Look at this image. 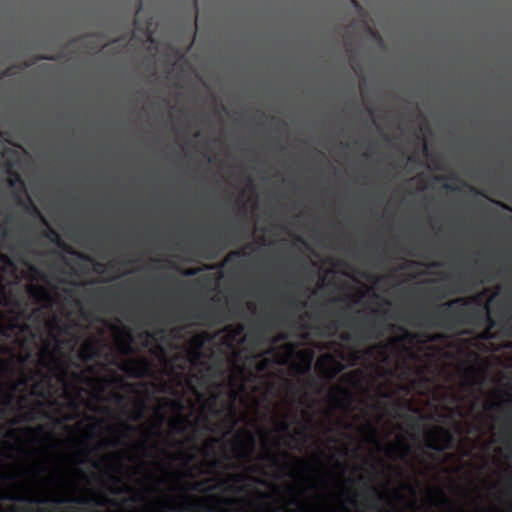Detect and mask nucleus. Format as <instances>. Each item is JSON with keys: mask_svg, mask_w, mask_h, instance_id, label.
Instances as JSON below:
<instances>
[{"mask_svg": "<svg viewBox=\"0 0 512 512\" xmlns=\"http://www.w3.org/2000/svg\"><path fill=\"white\" fill-rule=\"evenodd\" d=\"M124 336H126L127 338V342H126V345L123 346L122 349H120V351H122V353L124 355H130L132 353V351H134L132 349V346H131V343H132V335L130 332H124Z\"/></svg>", "mask_w": 512, "mask_h": 512, "instance_id": "c756f323", "label": "nucleus"}, {"mask_svg": "<svg viewBox=\"0 0 512 512\" xmlns=\"http://www.w3.org/2000/svg\"><path fill=\"white\" fill-rule=\"evenodd\" d=\"M190 190V185H186V193ZM191 204L190 200H186V217L190 216ZM186 261H191V223H186Z\"/></svg>", "mask_w": 512, "mask_h": 512, "instance_id": "2eb2a0df", "label": "nucleus"}, {"mask_svg": "<svg viewBox=\"0 0 512 512\" xmlns=\"http://www.w3.org/2000/svg\"><path fill=\"white\" fill-rule=\"evenodd\" d=\"M7 173L10 174V178H8V185L10 187H21V192H25V181L22 180V177L16 171L12 170V167H8Z\"/></svg>", "mask_w": 512, "mask_h": 512, "instance_id": "5701e85b", "label": "nucleus"}, {"mask_svg": "<svg viewBox=\"0 0 512 512\" xmlns=\"http://www.w3.org/2000/svg\"><path fill=\"white\" fill-rule=\"evenodd\" d=\"M402 450V455H400V458H405L407 457L409 454H410V446L407 445V443L405 442H400V443H396V444H392L390 445L389 449H388V453L392 452V451H395V450Z\"/></svg>", "mask_w": 512, "mask_h": 512, "instance_id": "bb28decb", "label": "nucleus"}, {"mask_svg": "<svg viewBox=\"0 0 512 512\" xmlns=\"http://www.w3.org/2000/svg\"><path fill=\"white\" fill-rule=\"evenodd\" d=\"M334 391H336L337 394H334L333 391L329 393L330 399L333 400L334 402L340 401L339 396H344L348 399L351 398V394L349 393V391L341 386H336V388H334Z\"/></svg>", "mask_w": 512, "mask_h": 512, "instance_id": "a878e982", "label": "nucleus"}, {"mask_svg": "<svg viewBox=\"0 0 512 512\" xmlns=\"http://www.w3.org/2000/svg\"><path fill=\"white\" fill-rule=\"evenodd\" d=\"M154 321L161 322L162 321V312L154 313Z\"/></svg>", "mask_w": 512, "mask_h": 512, "instance_id": "a18cd8bd", "label": "nucleus"}, {"mask_svg": "<svg viewBox=\"0 0 512 512\" xmlns=\"http://www.w3.org/2000/svg\"><path fill=\"white\" fill-rule=\"evenodd\" d=\"M284 300H286L288 311H290L292 314L301 311V309L306 306V303L304 301H301L298 297L294 295L286 296Z\"/></svg>", "mask_w": 512, "mask_h": 512, "instance_id": "412c9836", "label": "nucleus"}, {"mask_svg": "<svg viewBox=\"0 0 512 512\" xmlns=\"http://www.w3.org/2000/svg\"><path fill=\"white\" fill-rule=\"evenodd\" d=\"M350 503H352V504L356 505V504H357V500H355V498H354V497H351V498H350Z\"/></svg>", "mask_w": 512, "mask_h": 512, "instance_id": "0e129e2a", "label": "nucleus"}, {"mask_svg": "<svg viewBox=\"0 0 512 512\" xmlns=\"http://www.w3.org/2000/svg\"><path fill=\"white\" fill-rule=\"evenodd\" d=\"M148 233H150V237L155 240L165 241L172 237L174 233V227L170 223L164 226L157 224L148 229Z\"/></svg>", "mask_w": 512, "mask_h": 512, "instance_id": "9b49d317", "label": "nucleus"}, {"mask_svg": "<svg viewBox=\"0 0 512 512\" xmlns=\"http://www.w3.org/2000/svg\"><path fill=\"white\" fill-rule=\"evenodd\" d=\"M210 466L214 470L220 469V468H222V461L218 460V459H213L210 462Z\"/></svg>", "mask_w": 512, "mask_h": 512, "instance_id": "4c0bfd02", "label": "nucleus"}, {"mask_svg": "<svg viewBox=\"0 0 512 512\" xmlns=\"http://www.w3.org/2000/svg\"><path fill=\"white\" fill-rule=\"evenodd\" d=\"M185 316H186V330L188 331L191 327V282L189 279L186 280L185 288Z\"/></svg>", "mask_w": 512, "mask_h": 512, "instance_id": "a211bd4d", "label": "nucleus"}, {"mask_svg": "<svg viewBox=\"0 0 512 512\" xmlns=\"http://www.w3.org/2000/svg\"><path fill=\"white\" fill-rule=\"evenodd\" d=\"M123 399H124V397L120 393L114 394V400H116L117 402H121V401H123Z\"/></svg>", "mask_w": 512, "mask_h": 512, "instance_id": "09e8293b", "label": "nucleus"}, {"mask_svg": "<svg viewBox=\"0 0 512 512\" xmlns=\"http://www.w3.org/2000/svg\"><path fill=\"white\" fill-rule=\"evenodd\" d=\"M193 396H194V420H193V429H194V445H193V452H194V482H193V491L194 493L197 492L200 489V482L197 478V473L200 470V467H198L197 462V454L198 451H200V448L198 447L197 443V431H198V415H197V403H198V390L196 387L193 389Z\"/></svg>", "mask_w": 512, "mask_h": 512, "instance_id": "423d86ee", "label": "nucleus"}, {"mask_svg": "<svg viewBox=\"0 0 512 512\" xmlns=\"http://www.w3.org/2000/svg\"><path fill=\"white\" fill-rule=\"evenodd\" d=\"M507 324H508V325H510V326H512V316H511L510 318H508V320H507Z\"/></svg>", "mask_w": 512, "mask_h": 512, "instance_id": "774afa93", "label": "nucleus"}, {"mask_svg": "<svg viewBox=\"0 0 512 512\" xmlns=\"http://www.w3.org/2000/svg\"><path fill=\"white\" fill-rule=\"evenodd\" d=\"M123 429H124V435L123 436L127 438L130 435V433L135 431V426L130 425L128 423H124Z\"/></svg>", "mask_w": 512, "mask_h": 512, "instance_id": "c9c22d12", "label": "nucleus"}, {"mask_svg": "<svg viewBox=\"0 0 512 512\" xmlns=\"http://www.w3.org/2000/svg\"><path fill=\"white\" fill-rule=\"evenodd\" d=\"M26 265H28V269H29L30 273L33 274V276H37L40 274V270L36 266L30 265V264H26Z\"/></svg>", "mask_w": 512, "mask_h": 512, "instance_id": "ea45409f", "label": "nucleus"}, {"mask_svg": "<svg viewBox=\"0 0 512 512\" xmlns=\"http://www.w3.org/2000/svg\"><path fill=\"white\" fill-rule=\"evenodd\" d=\"M112 480L116 483H120V478L118 477H112Z\"/></svg>", "mask_w": 512, "mask_h": 512, "instance_id": "338daca9", "label": "nucleus"}, {"mask_svg": "<svg viewBox=\"0 0 512 512\" xmlns=\"http://www.w3.org/2000/svg\"><path fill=\"white\" fill-rule=\"evenodd\" d=\"M368 428H370V431H371V438L372 440L375 439V436H376V428L374 425L372 424H368Z\"/></svg>", "mask_w": 512, "mask_h": 512, "instance_id": "c03bdc74", "label": "nucleus"}, {"mask_svg": "<svg viewBox=\"0 0 512 512\" xmlns=\"http://www.w3.org/2000/svg\"><path fill=\"white\" fill-rule=\"evenodd\" d=\"M208 373H210L211 376H217L221 378L223 376L222 360L214 365H211L210 368H208Z\"/></svg>", "mask_w": 512, "mask_h": 512, "instance_id": "c85d7f7f", "label": "nucleus"}, {"mask_svg": "<svg viewBox=\"0 0 512 512\" xmlns=\"http://www.w3.org/2000/svg\"><path fill=\"white\" fill-rule=\"evenodd\" d=\"M26 293L29 294L30 298L36 301V303H51L53 302V296L50 291L42 285H26Z\"/></svg>", "mask_w": 512, "mask_h": 512, "instance_id": "9d476101", "label": "nucleus"}, {"mask_svg": "<svg viewBox=\"0 0 512 512\" xmlns=\"http://www.w3.org/2000/svg\"><path fill=\"white\" fill-rule=\"evenodd\" d=\"M185 359L187 365L190 366L189 370L186 372V393L189 394L191 392V338L186 341V354Z\"/></svg>", "mask_w": 512, "mask_h": 512, "instance_id": "4be33fe9", "label": "nucleus"}, {"mask_svg": "<svg viewBox=\"0 0 512 512\" xmlns=\"http://www.w3.org/2000/svg\"><path fill=\"white\" fill-rule=\"evenodd\" d=\"M117 444H118V440L109 442L107 444H101V445H99V447L106 446V445L115 446Z\"/></svg>", "mask_w": 512, "mask_h": 512, "instance_id": "13d9d810", "label": "nucleus"}, {"mask_svg": "<svg viewBox=\"0 0 512 512\" xmlns=\"http://www.w3.org/2000/svg\"><path fill=\"white\" fill-rule=\"evenodd\" d=\"M218 401H219L218 395H211V397L208 398L207 404H206L208 413H210V416L215 418V421H216L213 423L208 422V425H210V427H208V429H210V431H212V432H220L222 430L221 418H222L223 410H222V406H218Z\"/></svg>", "mask_w": 512, "mask_h": 512, "instance_id": "0eeeda50", "label": "nucleus"}, {"mask_svg": "<svg viewBox=\"0 0 512 512\" xmlns=\"http://www.w3.org/2000/svg\"><path fill=\"white\" fill-rule=\"evenodd\" d=\"M57 503H77L80 505H98L103 506L104 502L95 497H69L56 500Z\"/></svg>", "mask_w": 512, "mask_h": 512, "instance_id": "dca6fc26", "label": "nucleus"}, {"mask_svg": "<svg viewBox=\"0 0 512 512\" xmlns=\"http://www.w3.org/2000/svg\"><path fill=\"white\" fill-rule=\"evenodd\" d=\"M370 491H371L372 495H374L376 497V499H378V500L383 499L382 493L379 492V490H377L376 487L370 486Z\"/></svg>", "mask_w": 512, "mask_h": 512, "instance_id": "58836bf2", "label": "nucleus"}, {"mask_svg": "<svg viewBox=\"0 0 512 512\" xmlns=\"http://www.w3.org/2000/svg\"><path fill=\"white\" fill-rule=\"evenodd\" d=\"M5 436L8 438H13L15 436V430H11V431L5 433Z\"/></svg>", "mask_w": 512, "mask_h": 512, "instance_id": "5fc2aeb1", "label": "nucleus"}, {"mask_svg": "<svg viewBox=\"0 0 512 512\" xmlns=\"http://www.w3.org/2000/svg\"><path fill=\"white\" fill-rule=\"evenodd\" d=\"M441 503H442V505H449L450 501L448 500V498L444 497V498H442Z\"/></svg>", "mask_w": 512, "mask_h": 512, "instance_id": "bf43d9fd", "label": "nucleus"}, {"mask_svg": "<svg viewBox=\"0 0 512 512\" xmlns=\"http://www.w3.org/2000/svg\"><path fill=\"white\" fill-rule=\"evenodd\" d=\"M120 370L131 379H144L151 376L152 366L146 358H138L120 365Z\"/></svg>", "mask_w": 512, "mask_h": 512, "instance_id": "39448f33", "label": "nucleus"}, {"mask_svg": "<svg viewBox=\"0 0 512 512\" xmlns=\"http://www.w3.org/2000/svg\"><path fill=\"white\" fill-rule=\"evenodd\" d=\"M426 438V447L431 451H448L455 444V436L443 426H435L433 430L427 432Z\"/></svg>", "mask_w": 512, "mask_h": 512, "instance_id": "20e7f679", "label": "nucleus"}, {"mask_svg": "<svg viewBox=\"0 0 512 512\" xmlns=\"http://www.w3.org/2000/svg\"><path fill=\"white\" fill-rule=\"evenodd\" d=\"M497 407H498V404H491L489 406V409H497Z\"/></svg>", "mask_w": 512, "mask_h": 512, "instance_id": "69168bd1", "label": "nucleus"}, {"mask_svg": "<svg viewBox=\"0 0 512 512\" xmlns=\"http://www.w3.org/2000/svg\"><path fill=\"white\" fill-rule=\"evenodd\" d=\"M200 335L196 331H194L193 336V363H194V369L197 368L198 361H200Z\"/></svg>", "mask_w": 512, "mask_h": 512, "instance_id": "393cba45", "label": "nucleus"}, {"mask_svg": "<svg viewBox=\"0 0 512 512\" xmlns=\"http://www.w3.org/2000/svg\"><path fill=\"white\" fill-rule=\"evenodd\" d=\"M12 198H14L16 205L24 208L26 212L43 218L40 214L39 208H37V206L30 199L23 198L17 191L12 192ZM42 220L44 224H47L44 218Z\"/></svg>", "mask_w": 512, "mask_h": 512, "instance_id": "ddd939ff", "label": "nucleus"}, {"mask_svg": "<svg viewBox=\"0 0 512 512\" xmlns=\"http://www.w3.org/2000/svg\"><path fill=\"white\" fill-rule=\"evenodd\" d=\"M276 323H287V316L278 312H267L260 317V326L271 329Z\"/></svg>", "mask_w": 512, "mask_h": 512, "instance_id": "f8f14e48", "label": "nucleus"}, {"mask_svg": "<svg viewBox=\"0 0 512 512\" xmlns=\"http://www.w3.org/2000/svg\"><path fill=\"white\" fill-rule=\"evenodd\" d=\"M185 275L187 278L191 276V267L186 268Z\"/></svg>", "mask_w": 512, "mask_h": 512, "instance_id": "052dcab7", "label": "nucleus"}, {"mask_svg": "<svg viewBox=\"0 0 512 512\" xmlns=\"http://www.w3.org/2000/svg\"><path fill=\"white\" fill-rule=\"evenodd\" d=\"M6 416V408H0V419Z\"/></svg>", "mask_w": 512, "mask_h": 512, "instance_id": "4d7b16f0", "label": "nucleus"}, {"mask_svg": "<svg viewBox=\"0 0 512 512\" xmlns=\"http://www.w3.org/2000/svg\"><path fill=\"white\" fill-rule=\"evenodd\" d=\"M164 56H166V62H168L169 64H176L177 61H179L181 59V53L179 51V49L175 48L173 45L171 44H168L165 46V52H164Z\"/></svg>", "mask_w": 512, "mask_h": 512, "instance_id": "b1692460", "label": "nucleus"}, {"mask_svg": "<svg viewBox=\"0 0 512 512\" xmlns=\"http://www.w3.org/2000/svg\"><path fill=\"white\" fill-rule=\"evenodd\" d=\"M141 10V0H138V10L136 18H134V25H136V28L139 29V11Z\"/></svg>", "mask_w": 512, "mask_h": 512, "instance_id": "a19ab883", "label": "nucleus"}, {"mask_svg": "<svg viewBox=\"0 0 512 512\" xmlns=\"http://www.w3.org/2000/svg\"><path fill=\"white\" fill-rule=\"evenodd\" d=\"M456 282H458V285L461 286L464 283V276L458 275V278H456Z\"/></svg>", "mask_w": 512, "mask_h": 512, "instance_id": "3c124183", "label": "nucleus"}, {"mask_svg": "<svg viewBox=\"0 0 512 512\" xmlns=\"http://www.w3.org/2000/svg\"><path fill=\"white\" fill-rule=\"evenodd\" d=\"M14 398H15V396L13 395L12 392L5 393V395H4V405H5V407L11 406Z\"/></svg>", "mask_w": 512, "mask_h": 512, "instance_id": "72a5a7b5", "label": "nucleus"}, {"mask_svg": "<svg viewBox=\"0 0 512 512\" xmlns=\"http://www.w3.org/2000/svg\"><path fill=\"white\" fill-rule=\"evenodd\" d=\"M4 260L7 261L8 264L12 265V261L7 255H4Z\"/></svg>", "mask_w": 512, "mask_h": 512, "instance_id": "e2e57ef3", "label": "nucleus"}, {"mask_svg": "<svg viewBox=\"0 0 512 512\" xmlns=\"http://www.w3.org/2000/svg\"><path fill=\"white\" fill-rule=\"evenodd\" d=\"M508 439H510L511 449H512V423H511L510 427H508Z\"/></svg>", "mask_w": 512, "mask_h": 512, "instance_id": "8fccbe9b", "label": "nucleus"}, {"mask_svg": "<svg viewBox=\"0 0 512 512\" xmlns=\"http://www.w3.org/2000/svg\"><path fill=\"white\" fill-rule=\"evenodd\" d=\"M204 323L210 328H220L230 320L228 310V299L215 295L208 301L203 314H201Z\"/></svg>", "mask_w": 512, "mask_h": 512, "instance_id": "7ed1b4c3", "label": "nucleus"}, {"mask_svg": "<svg viewBox=\"0 0 512 512\" xmlns=\"http://www.w3.org/2000/svg\"><path fill=\"white\" fill-rule=\"evenodd\" d=\"M44 237H46V239H48L50 242L56 244V246H58V248H60L64 252L71 255L77 254L79 256H82L80 253H76L71 246L64 243V241L61 239V236H59L57 231L54 230L53 228H49V230H47V232L44 233Z\"/></svg>", "mask_w": 512, "mask_h": 512, "instance_id": "4468645a", "label": "nucleus"}, {"mask_svg": "<svg viewBox=\"0 0 512 512\" xmlns=\"http://www.w3.org/2000/svg\"><path fill=\"white\" fill-rule=\"evenodd\" d=\"M225 256H227V257H225L224 262H222V266L230 263L236 257L243 256V253L241 251L236 250V251H232V252L228 253Z\"/></svg>", "mask_w": 512, "mask_h": 512, "instance_id": "2f4dec72", "label": "nucleus"}, {"mask_svg": "<svg viewBox=\"0 0 512 512\" xmlns=\"http://www.w3.org/2000/svg\"><path fill=\"white\" fill-rule=\"evenodd\" d=\"M277 429L278 431H283L288 433L289 431V423L286 419L278 420L277 421Z\"/></svg>", "mask_w": 512, "mask_h": 512, "instance_id": "473e14b6", "label": "nucleus"}, {"mask_svg": "<svg viewBox=\"0 0 512 512\" xmlns=\"http://www.w3.org/2000/svg\"><path fill=\"white\" fill-rule=\"evenodd\" d=\"M497 204H498L499 206H501V207H503V208L507 209V210L512 211L511 209H509V207H508L507 205H505V204H503V203L497 202Z\"/></svg>", "mask_w": 512, "mask_h": 512, "instance_id": "680f3d73", "label": "nucleus"}, {"mask_svg": "<svg viewBox=\"0 0 512 512\" xmlns=\"http://www.w3.org/2000/svg\"><path fill=\"white\" fill-rule=\"evenodd\" d=\"M141 418H142V405H140V407L135 409L133 411V414H131V419H133L134 421L140 420Z\"/></svg>", "mask_w": 512, "mask_h": 512, "instance_id": "e433bc0d", "label": "nucleus"}, {"mask_svg": "<svg viewBox=\"0 0 512 512\" xmlns=\"http://www.w3.org/2000/svg\"><path fill=\"white\" fill-rule=\"evenodd\" d=\"M2 501H12L18 503H40L41 501L36 497H28L22 494H5L0 497Z\"/></svg>", "mask_w": 512, "mask_h": 512, "instance_id": "aec40b11", "label": "nucleus"}, {"mask_svg": "<svg viewBox=\"0 0 512 512\" xmlns=\"http://www.w3.org/2000/svg\"><path fill=\"white\" fill-rule=\"evenodd\" d=\"M98 428H99V423L89 425V430H91V431H95Z\"/></svg>", "mask_w": 512, "mask_h": 512, "instance_id": "6e6d98bb", "label": "nucleus"}, {"mask_svg": "<svg viewBox=\"0 0 512 512\" xmlns=\"http://www.w3.org/2000/svg\"><path fill=\"white\" fill-rule=\"evenodd\" d=\"M193 40L195 41V37L197 36V16H198V6L197 0H193Z\"/></svg>", "mask_w": 512, "mask_h": 512, "instance_id": "7c9ffc66", "label": "nucleus"}, {"mask_svg": "<svg viewBox=\"0 0 512 512\" xmlns=\"http://www.w3.org/2000/svg\"><path fill=\"white\" fill-rule=\"evenodd\" d=\"M100 356L99 345L96 340H88L82 343L80 351H78V359L83 363H88L98 359Z\"/></svg>", "mask_w": 512, "mask_h": 512, "instance_id": "1a4fd4ad", "label": "nucleus"}, {"mask_svg": "<svg viewBox=\"0 0 512 512\" xmlns=\"http://www.w3.org/2000/svg\"><path fill=\"white\" fill-rule=\"evenodd\" d=\"M39 59H43V60H56L57 57L52 56V55H43V56L39 57Z\"/></svg>", "mask_w": 512, "mask_h": 512, "instance_id": "de8ad7c7", "label": "nucleus"}, {"mask_svg": "<svg viewBox=\"0 0 512 512\" xmlns=\"http://www.w3.org/2000/svg\"><path fill=\"white\" fill-rule=\"evenodd\" d=\"M385 312V310L372 311V315L362 319L360 325L356 328V332H354V336L350 333H344L342 335V340L347 342L356 340L360 342L380 338L383 334V322L380 319L373 318V316L379 317Z\"/></svg>", "mask_w": 512, "mask_h": 512, "instance_id": "f03ea898", "label": "nucleus"}, {"mask_svg": "<svg viewBox=\"0 0 512 512\" xmlns=\"http://www.w3.org/2000/svg\"><path fill=\"white\" fill-rule=\"evenodd\" d=\"M444 189L447 191H455L456 188L450 184H445Z\"/></svg>", "mask_w": 512, "mask_h": 512, "instance_id": "864d4df0", "label": "nucleus"}, {"mask_svg": "<svg viewBox=\"0 0 512 512\" xmlns=\"http://www.w3.org/2000/svg\"><path fill=\"white\" fill-rule=\"evenodd\" d=\"M44 428L42 425H40L37 428H26V433L29 435H39L40 433H43Z\"/></svg>", "mask_w": 512, "mask_h": 512, "instance_id": "f704fd0d", "label": "nucleus"}, {"mask_svg": "<svg viewBox=\"0 0 512 512\" xmlns=\"http://www.w3.org/2000/svg\"><path fill=\"white\" fill-rule=\"evenodd\" d=\"M185 157H186V177L191 172V136H190V120L186 122V140H185Z\"/></svg>", "mask_w": 512, "mask_h": 512, "instance_id": "f3484780", "label": "nucleus"}, {"mask_svg": "<svg viewBox=\"0 0 512 512\" xmlns=\"http://www.w3.org/2000/svg\"><path fill=\"white\" fill-rule=\"evenodd\" d=\"M318 367L329 379L334 378V376L344 369V365L340 361L336 360L331 354L322 356V358L318 360Z\"/></svg>", "mask_w": 512, "mask_h": 512, "instance_id": "6e6552de", "label": "nucleus"}, {"mask_svg": "<svg viewBox=\"0 0 512 512\" xmlns=\"http://www.w3.org/2000/svg\"><path fill=\"white\" fill-rule=\"evenodd\" d=\"M0 512H17V509L15 506H11L9 508H3L1 505H0Z\"/></svg>", "mask_w": 512, "mask_h": 512, "instance_id": "37998d69", "label": "nucleus"}, {"mask_svg": "<svg viewBox=\"0 0 512 512\" xmlns=\"http://www.w3.org/2000/svg\"><path fill=\"white\" fill-rule=\"evenodd\" d=\"M264 458L272 464V466L276 468H282L287 469L289 467L288 463L281 464V461L279 460V457L277 455H274L271 452H266V455H264Z\"/></svg>", "mask_w": 512, "mask_h": 512, "instance_id": "cd10ccee", "label": "nucleus"}, {"mask_svg": "<svg viewBox=\"0 0 512 512\" xmlns=\"http://www.w3.org/2000/svg\"><path fill=\"white\" fill-rule=\"evenodd\" d=\"M470 300L467 298H456L439 304L432 310H425L421 306L410 315L414 322L420 326L452 328L462 326L466 323H475L485 321L487 328L482 332V339H492V329L495 321L491 318L488 311L486 313L476 310L469 312L467 310Z\"/></svg>", "mask_w": 512, "mask_h": 512, "instance_id": "f257e3e1", "label": "nucleus"}, {"mask_svg": "<svg viewBox=\"0 0 512 512\" xmlns=\"http://www.w3.org/2000/svg\"><path fill=\"white\" fill-rule=\"evenodd\" d=\"M193 319L194 321L200 319V313L197 311V308H194Z\"/></svg>", "mask_w": 512, "mask_h": 512, "instance_id": "603ef678", "label": "nucleus"}, {"mask_svg": "<svg viewBox=\"0 0 512 512\" xmlns=\"http://www.w3.org/2000/svg\"><path fill=\"white\" fill-rule=\"evenodd\" d=\"M286 339H287V335H285V334H281V335H279V336L275 337V338H274V340H273V342H274V343H276V342H278V341L286 340Z\"/></svg>", "mask_w": 512, "mask_h": 512, "instance_id": "49530a36", "label": "nucleus"}, {"mask_svg": "<svg viewBox=\"0 0 512 512\" xmlns=\"http://www.w3.org/2000/svg\"><path fill=\"white\" fill-rule=\"evenodd\" d=\"M463 291L464 290L462 288H455V289L448 291V293H445V290H443V288L441 286H437V287H433L430 290H428V295H430L431 297H433L437 300H442V299H445V297L447 295L462 294Z\"/></svg>", "mask_w": 512, "mask_h": 512, "instance_id": "6ab92c4d", "label": "nucleus"}, {"mask_svg": "<svg viewBox=\"0 0 512 512\" xmlns=\"http://www.w3.org/2000/svg\"><path fill=\"white\" fill-rule=\"evenodd\" d=\"M267 366L268 360H262L259 362V366H257V369H259V371H264L265 369H267Z\"/></svg>", "mask_w": 512, "mask_h": 512, "instance_id": "79ce46f5", "label": "nucleus"}]
</instances>
